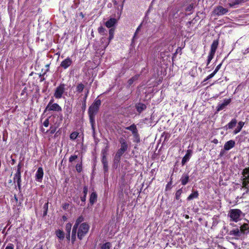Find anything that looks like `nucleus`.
<instances>
[{
    "label": "nucleus",
    "instance_id": "f257e3e1",
    "mask_svg": "<svg viewBox=\"0 0 249 249\" xmlns=\"http://www.w3.org/2000/svg\"><path fill=\"white\" fill-rule=\"evenodd\" d=\"M249 234V221L245 219L241 224L240 228H235L230 231L229 234L236 239H242L245 235Z\"/></svg>",
    "mask_w": 249,
    "mask_h": 249
},
{
    "label": "nucleus",
    "instance_id": "f03ea898",
    "mask_svg": "<svg viewBox=\"0 0 249 249\" xmlns=\"http://www.w3.org/2000/svg\"><path fill=\"white\" fill-rule=\"evenodd\" d=\"M230 221L237 223L240 221L245 216V214L238 209H231L228 214Z\"/></svg>",
    "mask_w": 249,
    "mask_h": 249
},
{
    "label": "nucleus",
    "instance_id": "7ed1b4c3",
    "mask_svg": "<svg viewBox=\"0 0 249 249\" xmlns=\"http://www.w3.org/2000/svg\"><path fill=\"white\" fill-rule=\"evenodd\" d=\"M242 189L246 190V192H249V167L245 168L242 171Z\"/></svg>",
    "mask_w": 249,
    "mask_h": 249
},
{
    "label": "nucleus",
    "instance_id": "20e7f679",
    "mask_svg": "<svg viewBox=\"0 0 249 249\" xmlns=\"http://www.w3.org/2000/svg\"><path fill=\"white\" fill-rule=\"evenodd\" d=\"M89 229V226L87 223H81L77 229L78 238L82 240L88 232Z\"/></svg>",
    "mask_w": 249,
    "mask_h": 249
},
{
    "label": "nucleus",
    "instance_id": "39448f33",
    "mask_svg": "<svg viewBox=\"0 0 249 249\" xmlns=\"http://www.w3.org/2000/svg\"><path fill=\"white\" fill-rule=\"evenodd\" d=\"M54 100L51 99L45 109V112L48 111H53L56 112H60L62 111L61 107L57 103H54Z\"/></svg>",
    "mask_w": 249,
    "mask_h": 249
},
{
    "label": "nucleus",
    "instance_id": "423d86ee",
    "mask_svg": "<svg viewBox=\"0 0 249 249\" xmlns=\"http://www.w3.org/2000/svg\"><path fill=\"white\" fill-rule=\"evenodd\" d=\"M66 85L64 83L60 84L54 90L53 96L56 99H61L65 91Z\"/></svg>",
    "mask_w": 249,
    "mask_h": 249
},
{
    "label": "nucleus",
    "instance_id": "0eeeda50",
    "mask_svg": "<svg viewBox=\"0 0 249 249\" xmlns=\"http://www.w3.org/2000/svg\"><path fill=\"white\" fill-rule=\"evenodd\" d=\"M99 108L94 106L93 104L89 107V115L90 119V122L92 126L93 125L94 118L95 114L97 112Z\"/></svg>",
    "mask_w": 249,
    "mask_h": 249
},
{
    "label": "nucleus",
    "instance_id": "6e6552de",
    "mask_svg": "<svg viewBox=\"0 0 249 249\" xmlns=\"http://www.w3.org/2000/svg\"><path fill=\"white\" fill-rule=\"evenodd\" d=\"M57 120H58V117L55 115H53L47 118L43 123V125L45 127H47L49 124L51 125V124L54 123Z\"/></svg>",
    "mask_w": 249,
    "mask_h": 249
},
{
    "label": "nucleus",
    "instance_id": "1a4fd4ad",
    "mask_svg": "<svg viewBox=\"0 0 249 249\" xmlns=\"http://www.w3.org/2000/svg\"><path fill=\"white\" fill-rule=\"evenodd\" d=\"M228 12V10L221 6H218L214 8L213 14L217 16H221L225 14Z\"/></svg>",
    "mask_w": 249,
    "mask_h": 249
},
{
    "label": "nucleus",
    "instance_id": "9d476101",
    "mask_svg": "<svg viewBox=\"0 0 249 249\" xmlns=\"http://www.w3.org/2000/svg\"><path fill=\"white\" fill-rule=\"evenodd\" d=\"M72 63L71 59L68 57L61 62L60 66L64 69H66L72 64Z\"/></svg>",
    "mask_w": 249,
    "mask_h": 249
},
{
    "label": "nucleus",
    "instance_id": "9b49d317",
    "mask_svg": "<svg viewBox=\"0 0 249 249\" xmlns=\"http://www.w3.org/2000/svg\"><path fill=\"white\" fill-rule=\"evenodd\" d=\"M44 175L43 170L42 167H39L36 174V180L38 182L42 181Z\"/></svg>",
    "mask_w": 249,
    "mask_h": 249
},
{
    "label": "nucleus",
    "instance_id": "f8f14e48",
    "mask_svg": "<svg viewBox=\"0 0 249 249\" xmlns=\"http://www.w3.org/2000/svg\"><path fill=\"white\" fill-rule=\"evenodd\" d=\"M21 172H17L15 173L14 177V182H17L18 186L19 189L21 187Z\"/></svg>",
    "mask_w": 249,
    "mask_h": 249
},
{
    "label": "nucleus",
    "instance_id": "ddd939ff",
    "mask_svg": "<svg viewBox=\"0 0 249 249\" xmlns=\"http://www.w3.org/2000/svg\"><path fill=\"white\" fill-rule=\"evenodd\" d=\"M60 124V120L58 122V120H57L54 123L51 124V126L50 128V132L51 134H53L56 130V129L59 127Z\"/></svg>",
    "mask_w": 249,
    "mask_h": 249
},
{
    "label": "nucleus",
    "instance_id": "4468645a",
    "mask_svg": "<svg viewBox=\"0 0 249 249\" xmlns=\"http://www.w3.org/2000/svg\"><path fill=\"white\" fill-rule=\"evenodd\" d=\"M235 144V142L233 140H230L227 142L224 146V149L225 150L228 151L233 148Z\"/></svg>",
    "mask_w": 249,
    "mask_h": 249
},
{
    "label": "nucleus",
    "instance_id": "2eb2a0df",
    "mask_svg": "<svg viewBox=\"0 0 249 249\" xmlns=\"http://www.w3.org/2000/svg\"><path fill=\"white\" fill-rule=\"evenodd\" d=\"M191 155H192L191 150H188L187 151L186 154L184 156V157L182 158V160L181 161V163L182 165H184L185 164V163L189 160V159L191 156Z\"/></svg>",
    "mask_w": 249,
    "mask_h": 249
},
{
    "label": "nucleus",
    "instance_id": "dca6fc26",
    "mask_svg": "<svg viewBox=\"0 0 249 249\" xmlns=\"http://www.w3.org/2000/svg\"><path fill=\"white\" fill-rule=\"evenodd\" d=\"M231 101V100L230 99L225 100L222 103L218 105L217 107V110L220 111L224 109L228 105L230 104Z\"/></svg>",
    "mask_w": 249,
    "mask_h": 249
},
{
    "label": "nucleus",
    "instance_id": "f3484780",
    "mask_svg": "<svg viewBox=\"0 0 249 249\" xmlns=\"http://www.w3.org/2000/svg\"><path fill=\"white\" fill-rule=\"evenodd\" d=\"M125 129L131 131L133 136H137L138 130L136 125L134 124H133L129 126L126 127Z\"/></svg>",
    "mask_w": 249,
    "mask_h": 249
},
{
    "label": "nucleus",
    "instance_id": "a211bd4d",
    "mask_svg": "<svg viewBox=\"0 0 249 249\" xmlns=\"http://www.w3.org/2000/svg\"><path fill=\"white\" fill-rule=\"evenodd\" d=\"M120 143L121 144L120 149L126 151L128 148V145L125 140L123 138L120 139Z\"/></svg>",
    "mask_w": 249,
    "mask_h": 249
},
{
    "label": "nucleus",
    "instance_id": "6ab92c4d",
    "mask_svg": "<svg viewBox=\"0 0 249 249\" xmlns=\"http://www.w3.org/2000/svg\"><path fill=\"white\" fill-rule=\"evenodd\" d=\"M236 120L235 119H233L226 126H225L224 127L226 130L228 129H232L236 126Z\"/></svg>",
    "mask_w": 249,
    "mask_h": 249
},
{
    "label": "nucleus",
    "instance_id": "aec40b11",
    "mask_svg": "<svg viewBox=\"0 0 249 249\" xmlns=\"http://www.w3.org/2000/svg\"><path fill=\"white\" fill-rule=\"evenodd\" d=\"M218 42L217 40H214L211 45V50L209 53L212 54H215L216 50L217 48Z\"/></svg>",
    "mask_w": 249,
    "mask_h": 249
},
{
    "label": "nucleus",
    "instance_id": "412c9836",
    "mask_svg": "<svg viewBox=\"0 0 249 249\" xmlns=\"http://www.w3.org/2000/svg\"><path fill=\"white\" fill-rule=\"evenodd\" d=\"M117 20L115 18H111L106 22L105 25L107 26V27L111 28L114 26Z\"/></svg>",
    "mask_w": 249,
    "mask_h": 249
},
{
    "label": "nucleus",
    "instance_id": "4be33fe9",
    "mask_svg": "<svg viewBox=\"0 0 249 249\" xmlns=\"http://www.w3.org/2000/svg\"><path fill=\"white\" fill-rule=\"evenodd\" d=\"M189 176L187 174H183L180 178L181 184L183 185H186L189 181Z\"/></svg>",
    "mask_w": 249,
    "mask_h": 249
},
{
    "label": "nucleus",
    "instance_id": "5701e85b",
    "mask_svg": "<svg viewBox=\"0 0 249 249\" xmlns=\"http://www.w3.org/2000/svg\"><path fill=\"white\" fill-rule=\"evenodd\" d=\"M244 125V123L243 122H239L238 123V125L237 127L235 129V130L233 131V133L234 134H236L238 133H239L242 129V127H243Z\"/></svg>",
    "mask_w": 249,
    "mask_h": 249
},
{
    "label": "nucleus",
    "instance_id": "b1692460",
    "mask_svg": "<svg viewBox=\"0 0 249 249\" xmlns=\"http://www.w3.org/2000/svg\"><path fill=\"white\" fill-rule=\"evenodd\" d=\"M198 196V192L197 191H194L188 196L187 199V200H191L195 198H197Z\"/></svg>",
    "mask_w": 249,
    "mask_h": 249
},
{
    "label": "nucleus",
    "instance_id": "393cba45",
    "mask_svg": "<svg viewBox=\"0 0 249 249\" xmlns=\"http://www.w3.org/2000/svg\"><path fill=\"white\" fill-rule=\"evenodd\" d=\"M84 220V217L82 216H80L77 218V219L76 220L75 223L73 226L74 228L77 229L78 226H79L81 224V222H82Z\"/></svg>",
    "mask_w": 249,
    "mask_h": 249
},
{
    "label": "nucleus",
    "instance_id": "a878e982",
    "mask_svg": "<svg viewBox=\"0 0 249 249\" xmlns=\"http://www.w3.org/2000/svg\"><path fill=\"white\" fill-rule=\"evenodd\" d=\"M97 196L95 192H93L90 196L89 202L92 205L97 200Z\"/></svg>",
    "mask_w": 249,
    "mask_h": 249
},
{
    "label": "nucleus",
    "instance_id": "bb28decb",
    "mask_svg": "<svg viewBox=\"0 0 249 249\" xmlns=\"http://www.w3.org/2000/svg\"><path fill=\"white\" fill-rule=\"evenodd\" d=\"M102 162L104 166V169L105 171L107 170V161L106 155L104 154L102 156Z\"/></svg>",
    "mask_w": 249,
    "mask_h": 249
},
{
    "label": "nucleus",
    "instance_id": "cd10ccee",
    "mask_svg": "<svg viewBox=\"0 0 249 249\" xmlns=\"http://www.w3.org/2000/svg\"><path fill=\"white\" fill-rule=\"evenodd\" d=\"M125 152V151L120 148L116 153L115 157V160L119 161L120 160L121 157Z\"/></svg>",
    "mask_w": 249,
    "mask_h": 249
},
{
    "label": "nucleus",
    "instance_id": "c85d7f7f",
    "mask_svg": "<svg viewBox=\"0 0 249 249\" xmlns=\"http://www.w3.org/2000/svg\"><path fill=\"white\" fill-rule=\"evenodd\" d=\"M56 235L60 240H62L64 238V232L60 230H58L55 232Z\"/></svg>",
    "mask_w": 249,
    "mask_h": 249
},
{
    "label": "nucleus",
    "instance_id": "c756f323",
    "mask_svg": "<svg viewBox=\"0 0 249 249\" xmlns=\"http://www.w3.org/2000/svg\"><path fill=\"white\" fill-rule=\"evenodd\" d=\"M136 108L139 112H141L146 108V106L142 103H139L136 106Z\"/></svg>",
    "mask_w": 249,
    "mask_h": 249
},
{
    "label": "nucleus",
    "instance_id": "7c9ffc66",
    "mask_svg": "<svg viewBox=\"0 0 249 249\" xmlns=\"http://www.w3.org/2000/svg\"><path fill=\"white\" fill-rule=\"evenodd\" d=\"M114 30L113 29L111 28L109 30V41L107 43L106 45L105 46V48L108 45L110 41L113 39L114 37Z\"/></svg>",
    "mask_w": 249,
    "mask_h": 249
},
{
    "label": "nucleus",
    "instance_id": "2f4dec72",
    "mask_svg": "<svg viewBox=\"0 0 249 249\" xmlns=\"http://www.w3.org/2000/svg\"><path fill=\"white\" fill-rule=\"evenodd\" d=\"M88 192V188L87 186H84L83 188V193L84 196L81 197V200L83 202H85L86 201V196Z\"/></svg>",
    "mask_w": 249,
    "mask_h": 249
},
{
    "label": "nucleus",
    "instance_id": "473e14b6",
    "mask_svg": "<svg viewBox=\"0 0 249 249\" xmlns=\"http://www.w3.org/2000/svg\"><path fill=\"white\" fill-rule=\"evenodd\" d=\"M243 0H230L229 5L231 7L235 5L240 4Z\"/></svg>",
    "mask_w": 249,
    "mask_h": 249
},
{
    "label": "nucleus",
    "instance_id": "72a5a7b5",
    "mask_svg": "<svg viewBox=\"0 0 249 249\" xmlns=\"http://www.w3.org/2000/svg\"><path fill=\"white\" fill-rule=\"evenodd\" d=\"M112 245L111 243L106 242L101 246V249H110Z\"/></svg>",
    "mask_w": 249,
    "mask_h": 249
},
{
    "label": "nucleus",
    "instance_id": "f704fd0d",
    "mask_svg": "<svg viewBox=\"0 0 249 249\" xmlns=\"http://www.w3.org/2000/svg\"><path fill=\"white\" fill-rule=\"evenodd\" d=\"M84 85L82 83L78 84L76 88V91L79 93L81 92L84 89Z\"/></svg>",
    "mask_w": 249,
    "mask_h": 249
},
{
    "label": "nucleus",
    "instance_id": "c9c22d12",
    "mask_svg": "<svg viewBox=\"0 0 249 249\" xmlns=\"http://www.w3.org/2000/svg\"><path fill=\"white\" fill-rule=\"evenodd\" d=\"M76 231L77 229L73 228L71 235V242L72 243H73L76 240Z\"/></svg>",
    "mask_w": 249,
    "mask_h": 249
},
{
    "label": "nucleus",
    "instance_id": "e433bc0d",
    "mask_svg": "<svg viewBox=\"0 0 249 249\" xmlns=\"http://www.w3.org/2000/svg\"><path fill=\"white\" fill-rule=\"evenodd\" d=\"M78 136V133L77 132H73L70 135V139L72 140H75Z\"/></svg>",
    "mask_w": 249,
    "mask_h": 249
},
{
    "label": "nucleus",
    "instance_id": "4c0bfd02",
    "mask_svg": "<svg viewBox=\"0 0 249 249\" xmlns=\"http://www.w3.org/2000/svg\"><path fill=\"white\" fill-rule=\"evenodd\" d=\"M72 224L71 223H67L66 225L65 230L67 233H71Z\"/></svg>",
    "mask_w": 249,
    "mask_h": 249
},
{
    "label": "nucleus",
    "instance_id": "58836bf2",
    "mask_svg": "<svg viewBox=\"0 0 249 249\" xmlns=\"http://www.w3.org/2000/svg\"><path fill=\"white\" fill-rule=\"evenodd\" d=\"M181 194L182 189H180L178 190L176 193V199L178 200L180 198Z\"/></svg>",
    "mask_w": 249,
    "mask_h": 249
},
{
    "label": "nucleus",
    "instance_id": "ea45409f",
    "mask_svg": "<svg viewBox=\"0 0 249 249\" xmlns=\"http://www.w3.org/2000/svg\"><path fill=\"white\" fill-rule=\"evenodd\" d=\"M214 76V73L212 72L211 74L209 75L208 76H207V77L206 78H205L204 79V80L203 81L202 83H204V82H206L207 80H208L209 79L212 78Z\"/></svg>",
    "mask_w": 249,
    "mask_h": 249
},
{
    "label": "nucleus",
    "instance_id": "a19ab883",
    "mask_svg": "<svg viewBox=\"0 0 249 249\" xmlns=\"http://www.w3.org/2000/svg\"><path fill=\"white\" fill-rule=\"evenodd\" d=\"M138 79V76H135V77H133L132 78H131V79H130L128 81V83L129 85H131V84H132V83H133V82L136 80V79Z\"/></svg>",
    "mask_w": 249,
    "mask_h": 249
},
{
    "label": "nucleus",
    "instance_id": "79ce46f5",
    "mask_svg": "<svg viewBox=\"0 0 249 249\" xmlns=\"http://www.w3.org/2000/svg\"><path fill=\"white\" fill-rule=\"evenodd\" d=\"M77 158V156L76 155L71 156L69 158V162H72Z\"/></svg>",
    "mask_w": 249,
    "mask_h": 249
},
{
    "label": "nucleus",
    "instance_id": "37998d69",
    "mask_svg": "<svg viewBox=\"0 0 249 249\" xmlns=\"http://www.w3.org/2000/svg\"><path fill=\"white\" fill-rule=\"evenodd\" d=\"M76 169L78 172H81L82 170L81 164H77L76 165Z\"/></svg>",
    "mask_w": 249,
    "mask_h": 249
},
{
    "label": "nucleus",
    "instance_id": "c03bdc74",
    "mask_svg": "<svg viewBox=\"0 0 249 249\" xmlns=\"http://www.w3.org/2000/svg\"><path fill=\"white\" fill-rule=\"evenodd\" d=\"M221 65H222V63H220L217 66V67H216L214 71L213 72V73L214 75L217 72V71L220 69Z\"/></svg>",
    "mask_w": 249,
    "mask_h": 249
},
{
    "label": "nucleus",
    "instance_id": "a18cd8bd",
    "mask_svg": "<svg viewBox=\"0 0 249 249\" xmlns=\"http://www.w3.org/2000/svg\"><path fill=\"white\" fill-rule=\"evenodd\" d=\"M94 106L97 107L98 108L99 107V106L101 105V101L100 100H97L95 101V102L93 104Z\"/></svg>",
    "mask_w": 249,
    "mask_h": 249
},
{
    "label": "nucleus",
    "instance_id": "49530a36",
    "mask_svg": "<svg viewBox=\"0 0 249 249\" xmlns=\"http://www.w3.org/2000/svg\"><path fill=\"white\" fill-rule=\"evenodd\" d=\"M141 25H139L138 28H137L136 29V31L135 32V33L134 35V36H133V39L134 40L135 38H136V36H137V34H138V33L139 32V31L141 29Z\"/></svg>",
    "mask_w": 249,
    "mask_h": 249
},
{
    "label": "nucleus",
    "instance_id": "de8ad7c7",
    "mask_svg": "<svg viewBox=\"0 0 249 249\" xmlns=\"http://www.w3.org/2000/svg\"><path fill=\"white\" fill-rule=\"evenodd\" d=\"M14 249V246L13 244L11 243H9L8 244V245L6 246L5 249Z\"/></svg>",
    "mask_w": 249,
    "mask_h": 249
},
{
    "label": "nucleus",
    "instance_id": "09e8293b",
    "mask_svg": "<svg viewBox=\"0 0 249 249\" xmlns=\"http://www.w3.org/2000/svg\"><path fill=\"white\" fill-rule=\"evenodd\" d=\"M214 54L209 53L208 56V60L211 61L214 57Z\"/></svg>",
    "mask_w": 249,
    "mask_h": 249
},
{
    "label": "nucleus",
    "instance_id": "8fccbe9b",
    "mask_svg": "<svg viewBox=\"0 0 249 249\" xmlns=\"http://www.w3.org/2000/svg\"><path fill=\"white\" fill-rule=\"evenodd\" d=\"M134 137L135 138V140H134V142H140V138H139V134H138V132H137V136H134Z\"/></svg>",
    "mask_w": 249,
    "mask_h": 249
},
{
    "label": "nucleus",
    "instance_id": "3c124183",
    "mask_svg": "<svg viewBox=\"0 0 249 249\" xmlns=\"http://www.w3.org/2000/svg\"><path fill=\"white\" fill-rule=\"evenodd\" d=\"M21 164L19 163L18 165L17 172H21Z\"/></svg>",
    "mask_w": 249,
    "mask_h": 249
},
{
    "label": "nucleus",
    "instance_id": "603ef678",
    "mask_svg": "<svg viewBox=\"0 0 249 249\" xmlns=\"http://www.w3.org/2000/svg\"><path fill=\"white\" fill-rule=\"evenodd\" d=\"M69 206V204L66 203L63 205L62 208L63 209L66 210L68 208Z\"/></svg>",
    "mask_w": 249,
    "mask_h": 249
},
{
    "label": "nucleus",
    "instance_id": "864d4df0",
    "mask_svg": "<svg viewBox=\"0 0 249 249\" xmlns=\"http://www.w3.org/2000/svg\"><path fill=\"white\" fill-rule=\"evenodd\" d=\"M104 30H105V29L102 27H100L98 28V31H99V33H103V32H104Z\"/></svg>",
    "mask_w": 249,
    "mask_h": 249
},
{
    "label": "nucleus",
    "instance_id": "5fc2aeb1",
    "mask_svg": "<svg viewBox=\"0 0 249 249\" xmlns=\"http://www.w3.org/2000/svg\"><path fill=\"white\" fill-rule=\"evenodd\" d=\"M88 94H89V90H88V91H87V93H86V94H85V97H84V102H85V101H86V99H87V97H88Z\"/></svg>",
    "mask_w": 249,
    "mask_h": 249
},
{
    "label": "nucleus",
    "instance_id": "6e6d98bb",
    "mask_svg": "<svg viewBox=\"0 0 249 249\" xmlns=\"http://www.w3.org/2000/svg\"><path fill=\"white\" fill-rule=\"evenodd\" d=\"M249 52V48H247V49H246V50L243 52V53H244V54H245L248 53Z\"/></svg>",
    "mask_w": 249,
    "mask_h": 249
},
{
    "label": "nucleus",
    "instance_id": "4d7b16f0",
    "mask_svg": "<svg viewBox=\"0 0 249 249\" xmlns=\"http://www.w3.org/2000/svg\"><path fill=\"white\" fill-rule=\"evenodd\" d=\"M66 238L68 240H70V233H67L66 235Z\"/></svg>",
    "mask_w": 249,
    "mask_h": 249
},
{
    "label": "nucleus",
    "instance_id": "13d9d810",
    "mask_svg": "<svg viewBox=\"0 0 249 249\" xmlns=\"http://www.w3.org/2000/svg\"><path fill=\"white\" fill-rule=\"evenodd\" d=\"M213 142L214 143H217V142H218V140H216V139H214V140H213Z\"/></svg>",
    "mask_w": 249,
    "mask_h": 249
},
{
    "label": "nucleus",
    "instance_id": "bf43d9fd",
    "mask_svg": "<svg viewBox=\"0 0 249 249\" xmlns=\"http://www.w3.org/2000/svg\"><path fill=\"white\" fill-rule=\"evenodd\" d=\"M210 60H207V65H208L210 64Z\"/></svg>",
    "mask_w": 249,
    "mask_h": 249
},
{
    "label": "nucleus",
    "instance_id": "052dcab7",
    "mask_svg": "<svg viewBox=\"0 0 249 249\" xmlns=\"http://www.w3.org/2000/svg\"><path fill=\"white\" fill-rule=\"evenodd\" d=\"M63 219H66V216H64L63 217Z\"/></svg>",
    "mask_w": 249,
    "mask_h": 249
},
{
    "label": "nucleus",
    "instance_id": "680f3d73",
    "mask_svg": "<svg viewBox=\"0 0 249 249\" xmlns=\"http://www.w3.org/2000/svg\"><path fill=\"white\" fill-rule=\"evenodd\" d=\"M171 184V182H170V183H168V184H167V186H168H168H170V184Z\"/></svg>",
    "mask_w": 249,
    "mask_h": 249
},
{
    "label": "nucleus",
    "instance_id": "e2e57ef3",
    "mask_svg": "<svg viewBox=\"0 0 249 249\" xmlns=\"http://www.w3.org/2000/svg\"><path fill=\"white\" fill-rule=\"evenodd\" d=\"M171 184V182H170V183H168V184H167V186H168H168H170V184Z\"/></svg>",
    "mask_w": 249,
    "mask_h": 249
},
{
    "label": "nucleus",
    "instance_id": "0e129e2a",
    "mask_svg": "<svg viewBox=\"0 0 249 249\" xmlns=\"http://www.w3.org/2000/svg\"><path fill=\"white\" fill-rule=\"evenodd\" d=\"M47 205H48V203H46V204H45V206H46V207H47Z\"/></svg>",
    "mask_w": 249,
    "mask_h": 249
},
{
    "label": "nucleus",
    "instance_id": "69168bd1",
    "mask_svg": "<svg viewBox=\"0 0 249 249\" xmlns=\"http://www.w3.org/2000/svg\"><path fill=\"white\" fill-rule=\"evenodd\" d=\"M44 130H44V129H43V128L42 129V131L43 132H44Z\"/></svg>",
    "mask_w": 249,
    "mask_h": 249
},
{
    "label": "nucleus",
    "instance_id": "338daca9",
    "mask_svg": "<svg viewBox=\"0 0 249 249\" xmlns=\"http://www.w3.org/2000/svg\"><path fill=\"white\" fill-rule=\"evenodd\" d=\"M12 182V181L10 180H9V182L11 183Z\"/></svg>",
    "mask_w": 249,
    "mask_h": 249
},
{
    "label": "nucleus",
    "instance_id": "774afa93",
    "mask_svg": "<svg viewBox=\"0 0 249 249\" xmlns=\"http://www.w3.org/2000/svg\"><path fill=\"white\" fill-rule=\"evenodd\" d=\"M43 249L42 248H40L39 249Z\"/></svg>",
    "mask_w": 249,
    "mask_h": 249
}]
</instances>
